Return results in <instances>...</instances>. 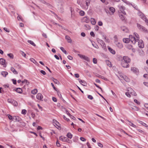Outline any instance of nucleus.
<instances>
[{
    "label": "nucleus",
    "mask_w": 148,
    "mask_h": 148,
    "mask_svg": "<svg viewBox=\"0 0 148 148\" xmlns=\"http://www.w3.org/2000/svg\"><path fill=\"white\" fill-rule=\"evenodd\" d=\"M123 60L122 61H124L126 62L130 63V59L127 56H124Z\"/></svg>",
    "instance_id": "nucleus-13"
},
{
    "label": "nucleus",
    "mask_w": 148,
    "mask_h": 148,
    "mask_svg": "<svg viewBox=\"0 0 148 148\" xmlns=\"http://www.w3.org/2000/svg\"><path fill=\"white\" fill-rule=\"evenodd\" d=\"M80 139V140L82 141H85L86 140V139L82 137H81Z\"/></svg>",
    "instance_id": "nucleus-60"
},
{
    "label": "nucleus",
    "mask_w": 148,
    "mask_h": 148,
    "mask_svg": "<svg viewBox=\"0 0 148 148\" xmlns=\"http://www.w3.org/2000/svg\"><path fill=\"white\" fill-rule=\"evenodd\" d=\"M90 34L91 36H92L93 37H94L95 36L94 33L92 31L91 32H90Z\"/></svg>",
    "instance_id": "nucleus-57"
},
{
    "label": "nucleus",
    "mask_w": 148,
    "mask_h": 148,
    "mask_svg": "<svg viewBox=\"0 0 148 148\" xmlns=\"http://www.w3.org/2000/svg\"><path fill=\"white\" fill-rule=\"evenodd\" d=\"M90 0H86V4L87 7V8L90 4Z\"/></svg>",
    "instance_id": "nucleus-38"
},
{
    "label": "nucleus",
    "mask_w": 148,
    "mask_h": 148,
    "mask_svg": "<svg viewBox=\"0 0 148 148\" xmlns=\"http://www.w3.org/2000/svg\"><path fill=\"white\" fill-rule=\"evenodd\" d=\"M116 45L119 49H121L123 47V45L120 42H118L117 44H116Z\"/></svg>",
    "instance_id": "nucleus-25"
},
{
    "label": "nucleus",
    "mask_w": 148,
    "mask_h": 148,
    "mask_svg": "<svg viewBox=\"0 0 148 148\" xmlns=\"http://www.w3.org/2000/svg\"><path fill=\"white\" fill-rule=\"evenodd\" d=\"M134 101L138 105H140V103L136 99H135L134 100Z\"/></svg>",
    "instance_id": "nucleus-55"
},
{
    "label": "nucleus",
    "mask_w": 148,
    "mask_h": 148,
    "mask_svg": "<svg viewBox=\"0 0 148 148\" xmlns=\"http://www.w3.org/2000/svg\"><path fill=\"white\" fill-rule=\"evenodd\" d=\"M27 113V111L25 109H23L22 110L21 113L23 114H25Z\"/></svg>",
    "instance_id": "nucleus-44"
},
{
    "label": "nucleus",
    "mask_w": 148,
    "mask_h": 148,
    "mask_svg": "<svg viewBox=\"0 0 148 148\" xmlns=\"http://www.w3.org/2000/svg\"><path fill=\"white\" fill-rule=\"evenodd\" d=\"M138 11V15L142 19L144 20L146 23L147 22H148V20L147 19V18L144 14L141 12L139 10Z\"/></svg>",
    "instance_id": "nucleus-3"
},
{
    "label": "nucleus",
    "mask_w": 148,
    "mask_h": 148,
    "mask_svg": "<svg viewBox=\"0 0 148 148\" xmlns=\"http://www.w3.org/2000/svg\"><path fill=\"white\" fill-rule=\"evenodd\" d=\"M40 72L44 75H45L46 74L45 71L43 70H42L40 71Z\"/></svg>",
    "instance_id": "nucleus-56"
},
{
    "label": "nucleus",
    "mask_w": 148,
    "mask_h": 148,
    "mask_svg": "<svg viewBox=\"0 0 148 148\" xmlns=\"http://www.w3.org/2000/svg\"><path fill=\"white\" fill-rule=\"evenodd\" d=\"M59 139L60 140H62V141L65 142L67 141V140H70L69 139L65 137H62V136L60 137Z\"/></svg>",
    "instance_id": "nucleus-16"
},
{
    "label": "nucleus",
    "mask_w": 148,
    "mask_h": 148,
    "mask_svg": "<svg viewBox=\"0 0 148 148\" xmlns=\"http://www.w3.org/2000/svg\"><path fill=\"white\" fill-rule=\"evenodd\" d=\"M83 19L84 22L86 23H88L90 21L89 18L87 16L84 17Z\"/></svg>",
    "instance_id": "nucleus-20"
},
{
    "label": "nucleus",
    "mask_w": 148,
    "mask_h": 148,
    "mask_svg": "<svg viewBox=\"0 0 148 148\" xmlns=\"http://www.w3.org/2000/svg\"><path fill=\"white\" fill-rule=\"evenodd\" d=\"M1 75L3 77H5L8 75V73L6 71H2L1 73Z\"/></svg>",
    "instance_id": "nucleus-24"
},
{
    "label": "nucleus",
    "mask_w": 148,
    "mask_h": 148,
    "mask_svg": "<svg viewBox=\"0 0 148 148\" xmlns=\"http://www.w3.org/2000/svg\"><path fill=\"white\" fill-rule=\"evenodd\" d=\"M60 49L62 50V51L65 54H67L66 51L65 50L64 48L62 47H61L60 48Z\"/></svg>",
    "instance_id": "nucleus-36"
},
{
    "label": "nucleus",
    "mask_w": 148,
    "mask_h": 148,
    "mask_svg": "<svg viewBox=\"0 0 148 148\" xmlns=\"http://www.w3.org/2000/svg\"><path fill=\"white\" fill-rule=\"evenodd\" d=\"M99 78H101L103 79L104 80H105L106 81H108V79L105 78V77L102 76H101V75H100L99 76Z\"/></svg>",
    "instance_id": "nucleus-40"
},
{
    "label": "nucleus",
    "mask_w": 148,
    "mask_h": 148,
    "mask_svg": "<svg viewBox=\"0 0 148 148\" xmlns=\"http://www.w3.org/2000/svg\"><path fill=\"white\" fill-rule=\"evenodd\" d=\"M52 100L53 101L55 102H56L57 101V99L56 98L54 97H52Z\"/></svg>",
    "instance_id": "nucleus-62"
},
{
    "label": "nucleus",
    "mask_w": 148,
    "mask_h": 148,
    "mask_svg": "<svg viewBox=\"0 0 148 148\" xmlns=\"http://www.w3.org/2000/svg\"><path fill=\"white\" fill-rule=\"evenodd\" d=\"M138 47L140 48H142L144 47V44L143 41L142 40H140L138 42Z\"/></svg>",
    "instance_id": "nucleus-9"
},
{
    "label": "nucleus",
    "mask_w": 148,
    "mask_h": 148,
    "mask_svg": "<svg viewBox=\"0 0 148 148\" xmlns=\"http://www.w3.org/2000/svg\"><path fill=\"white\" fill-rule=\"evenodd\" d=\"M16 67L18 69H20L21 68V66L20 65L18 64H16Z\"/></svg>",
    "instance_id": "nucleus-58"
},
{
    "label": "nucleus",
    "mask_w": 148,
    "mask_h": 148,
    "mask_svg": "<svg viewBox=\"0 0 148 148\" xmlns=\"http://www.w3.org/2000/svg\"><path fill=\"white\" fill-rule=\"evenodd\" d=\"M134 36L132 35H130L129 38H123V41L125 43H129L130 41L133 44H135L136 42L138 41L139 37L138 34L136 33H134Z\"/></svg>",
    "instance_id": "nucleus-1"
},
{
    "label": "nucleus",
    "mask_w": 148,
    "mask_h": 148,
    "mask_svg": "<svg viewBox=\"0 0 148 148\" xmlns=\"http://www.w3.org/2000/svg\"><path fill=\"white\" fill-rule=\"evenodd\" d=\"M7 56L11 59H13L14 58V55L12 53H8Z\"/></svg>",
    "instance_id": "nucleus-30"
},
{
    "label": "nucleus",
    "mask_w": 148,
    "mask_h": 148,
    "mask_svg": "<svg viewBox=\"0 0 148 148\" xmlns=\"http://www.w3.org/2000/svg\"><path fill=\"white\" fill-rule=\"evenodd\" d=\"M77 55L81 59H84V60L87 61L88 62H90V58L87 56H86L84 55H82L80 54H77Z\"/></svg>",
    "instance_id": "nucleus-6"
},
{
    "label": "nucleus",
    "mask_w": 148,
    "mask_h": 148,
    "mask_svg": "<svg viewBox=\"0 0 148 148\" xmlns=\"http://www.w3.org/2000/svg\"><path fill=\"white\" fill-rule=\"evenodd\" d=\"M131 71L134 73L136 74L138 73L139 72L138 69L135 67H132L131 69Z\"/></svg>",
    "instance_id": "nucleus-10"
},
{
    "label": "nucleus",
    "mask_w": 148,
    "mask_h": 148,
    "mask_svg": "<svg viewBox=\"0 0 148 148\" xmlns=\"http://www.w3.org/2000/svg\"><path fill=\"white\" fill-rule=\"evenodd\" d=\"M21 120V118L18 116H14L13 117L12 121H14V122H19Z\"/></svg>",
    "instance_id": "nucleus-11"
},
{
    "label": "nucleus",
    "mask_w": 148,
    "mask_h": 148,
    "mask_svg": "<svg viewBox=\"0 0 148 148\" xmlns=\"http://www.w3.org/2000/svg\"><path fill=\"white\" fill-rule=\"evenodd\" d=\"M5 60L3 58L0 59V64L2 65H4L5 64Z\"/></svg>",
    "instance_id": "nucleus-19"
},
{
    "label": "nucleus",
    "mask_w": 148,
    "mask_h": 148,
    "mask_svg": "<svg viewBox=\"0 0 148 148\" xmlns=\"http://www.w3.org/2000/svg\"><path fill=\"white\" fill-rule=\"evenodd\" d=\"M94 84L97 88H98L100 89L101 90V91H102V92L103 91V90H102V88L99 86H98L95 83H94Z\"/></svg>",
    "instance_id": "nucleus-48"
},
{
    "label": "nucleus",
    "mask_w": 148,
    "mask_h": 148,
    "mask_svg": "<svg viewBox=\"0 0 148 148\" xmlns=\"http://www.w3.org/2000/svg\"><path fill=\"white\" fill-rule=\"evenodd\" d=\"M119 15L122 21H125V17L123 16V14H121L120 13Z\"/></svg>",
    "instance_id": "nucleus-22"
},
{
    "label": "nucleus",
    "mask_w": 148,
    "mask_h": 148,
    "mask_svg": "<svg viewBox=\"0 0 148 148\" xmlns=\"http://www.w3.org/2000/svg\"><path fill=\"white\" fill-rule=\"evenodd\" d=\"M108 50L111 53L113 54H115V50H114L109 46H108Z\"/></svg>",
    "instance_id": "nucleus-17"
},
{
    "label": "nucleus",
    "mask_w": 148,
    "mask_h": 148,
    "mask_svg": "<svg viewBox=\"0 0 148 148\" xmlns=\"http://www.w3.org/2000/svg\"><path fill=\"white\" fill-rule=\"evenodd\" d=\"M91 23L93 25H95L96 24V21H95L94 19L93 18H91Z\"/></svg>",
    "instance_id": "nucleus-35"
},
{
    "label": "nucleus",
    "mask_w": 148,
    "mask_h": 148,
    "mask_svg": "<svg viewBox=\"0 0 148 148\" xmlns=\"http://www.w3.org/2000/svg\"><path fill=\"white\" fill-rule=\"evenodd\" d=\"M13 100H12L11 99H9L8 100V102L12 103L13 102Z\"/></svg>",
    "instance_id": "nucleus-52"
},
{
    "label": "nucleus",
    "mask_w": 148,
    "mask_h": 148,
    "mask_svg": "<svg viewBox=\"0 0 148 148\" xmlns=\"http://www.w3.org/2000/svg\"><path fill=\"white\" fill-rule=\"evenodd\" d=\"M11 71L14 74H18V72L16 71L15 69L13 67H12L11 68Z\"/></svg>",
    "instance_id": "nucleus-21"
},
{
    "label": "nucleus",
    "mask_w": 148,
    "mask_h": 148,
    "mask_svg": "<svg viewBox=\"0 0 148 148\" xmlns=\"http://www.w3.org/2000/svg\"><path fill=\"white\" fill-rule=\"evenodd\" d=\"M137 27L140 30L144 32H146L147 31V29L145 28V27L140 24L138 23H137Z\"/></svg>",
    "instance_id": "nucleus-7"
},
{
    "label": "nucleus",
    "mask_w": 148,
    "mask_h": 148,
    "mask_svg": "<svg viewBox=\"0 0 148 148\" xmlns=\"http://www.w3.org/2000/svg\"><path fill=\"white\" fill-rule=\"evenodd\" d=\"M128 121L129 122V125L131 126H132V127H136V125L132 123L131 122H130L129 121Z\"/></svg>",
    "instance_id": "nucleus-39"
},
{
    "label": "nucleus",
    "mask_w": 148,
    "mask_h": 148,
    "mask_svg": "<svg viewBox=\"0 0 148 148\" xmlns=\"http://www.w3.org/2000/svg\"><path fill=\"white\" fill-rule=\"evenodd\" d=\"M51 86H52L53 87L54 89L56 91H57V89L55 87L53 84V83H51Z\"/></svg>",
    "instance_id": "nucleus-47"
},
{
    "label": "nucleus",
    "mask_w": 148,
    "mask_h": 148,
    "mask_svg": "<svg viewBox=\"0 0 148 148\" xmlns=\"http://www.w3.org/2000/svg\"><path fill=\"white\" fill-rule=\"evenodd\" d=\"M139 123L144 126L147 127V124L142 121H140Z\"/></svg>",
    "instance_id": "nucleus-42"
},
{
    "label": "nucleus",
    "mask_w": 148,
    "mask_h": 148,
    "mask_svg": "<svg viewBox=\"0 0 148 148\" xmlns=\"http://www.w3.org/2000/svg\"><path fill=\"white\" fill-rule=\"evenodd\" d=\"M43 96L42 94L40 93H38L36 95V98L40 100H42Z\"/></svg>",
    "instance_id": "nucleus-15"
},
{
    "label": "nucleus",
    "mask_w": 148,
    "mask_h": 148,
    "mask_svg": "<svg viewBox=\"0 0 148 148\" xmlns=\"http://www.w3.org/2000/svg\"><path fill=\"white\" fill-rule=\"evenodd\" d=\"M53 80L55 84H59L60 83L59 82L58 80L54 78H53Z\"/></svg>",
    "instance_id": "nucleus-34"
},
{
    "label": "nucleus",
    "mask_w": 148,
    "mask_h": 148,
    "mask_svg": "<svg viewBox=\"0 0 148 148\" xmlns=\"http://www.w3.org/2000/svg\"><path fill=\"white\" fill-rule=\"evenodd\" d=\"M93 62L94 64H96L97 63V60L95 58H93Z\"/></svg>",
    "instance_id": "nucleus-45"
},
{
    "label": "nucleus",
    "mask_w": 148,
    "mask_h": 148,
    "mask_svg": "<svg viewBox=\"0 0 148 148\" xmlns=\"http://www.w3.org/2000/svg\"><path fill=\"white\" fill-rule=\"evenodd\" d=\"M79 14L81 16H83L84 15L85 12L84 11L81 10L79 12Z\"/></svg>",
    "instance_id": "nucleus-43"
},
{
    "label": "nucleus",
    "mask_w": 148,
    "mask_h": 148,
    "mask_svg": "<svg viewBox=\"0 0 148 148\" xmlns=\"http://www.w3.org/2000/svg\"><path fill=\"white\" fill-rule=\"evenodd\" d=\"M12 104L16 106H17L18 105L17 102L14 100H13V101Z\"/></svg>",
    "instance_id": "nucleus-41"
},
{
    "label": "nucleus",
    "mask_w": 148,
    "mask_h": 148,
    "mask_svg": "<svg viewBox=\"0 0 148 148\" xmlns=\"http://www.w3.org/2000/svg\"><path fill=\"white\" fill-rule=\"evenodd\" d=\"M133 7L137 10H139L138 9V8L137 7V6L135 4H134L133 5Z\"/></svg>",
    "instance_id": "nucleus-53"
},
{
    "label": "nucleus",
    "mask_w": 148,
    "mask_h": 148,
    "mask_svg": "<svg viewBox=\"0 0 148 148\" xmlns=\"http://www.w3.org/2000/svg\"><path fill=\"white\" fill-rule=\"evenodd\" d=\"M38 90L37 89H35L33 90H32L31 91V92L32 94L35 95L36 94Z\"/></svg>",
    "instance_id": "nucleus-28"
},
{
    "label": "nucleus",
    "mask_w": 148,
    "mask_h": 148,
    "mask_svg": "<svg viewBox=\"0 0 148 148\" xmlns=\"http://www.w3.org/2000/svg\"><path fill=\"white\" fill-rule=\"evenodd\" d=\"M79 82L82 84L83 86H86L87 84L86 82L84 80L80 79H78Z\"/></svg>",
    "instance_id": "nucleus-12"
},
{
    "label": "nucleus",
    "mask_w": 148,
    "mask_h": 148,
    "mask_svg": "<svg viewBox=\"0 0 148 148\" xmlns=\"http://www.w3.org/2000/svg\"><path fill=\"white\" fill-rule=\"evenodd\" d=\"M70 60H72L73 59V58L72 57L70 56H68L67 57Z\"/></svg>",
    "instance_id": "nucleus-64"
},
{
    "label": "nucleus",
    "mask_w": 148,
    "mask_h": 148,
    "mask_svg": "<svg viewBox=\"0 0 148 148\" xmlns=\"http://www.w3.org/2000/svg\"><path fill=\"white\" fill-rule=\"evenodd\" d=\"M67 136L69 138L71 139L72 137V135L70 132L67 133Z\"/></svg>",
    "instance_id": "nucleus-32"
},
{
    "label": "nucleus",
    "mask_w": 148,
    "mask_h": 148,
    "mask_svg": "<svg viewBox=\"0 0 148 148\" xmlns=\"http://www.w3.org/2000/svg\"><path fill=\"white\" fill-rule=\"evenodd\" d=\"M106 63L107 65L110 67H111L112 66V64H111V62H109L108 60H107L106 61Z\"/></svg>",
    "instance_id": "nucleus-31"
},
{
    "label": "nucleus",
    "mask_w": 148,
    "mask_h": 148,
    "mask_svg": "<svg viewBox=\"0 0 148 148\" xmlns=\"http://www.w3.org/2000/svg\"><path fill=\"white\" fill-rule=\"evenodd\" d=\"M125 80L127 82H129L130 81V79L128 77H125V78H124Z\"/></svg>",
    "instance_id": "nucleus-50"
},
{
    "label": "nucleus",
    "mask_w": 148,
    "mask_h": 148,
    "mask_svg": "<svg viewBox=\"0 0 148 148\" xmlns=\"http://www.w3.org/2000/svg\"><path fill=\"white\" fill-rule=\"evenodd\" d=\"M27 42L34 46H36V44L32 40H28L27 41Z\"/></svg>",
    "instance_id": "nucleus-27"
},
{
    "label": "nucleus",
    "mask_w": 148,
    "mask_h": 148,
    "mask_svg": "<svg viewBox=\"0 0 148 148\" xmlns=\"http://www.w3.org/2000/svg\"><path fill=\"white\" fill-rule=\"evenodd\" d=\"M121 29L124 32L127 33L129 31V30L125 26L121 27Z\"/></svg>",
    "instance_id": "nucleus-14"
},
{
    "label": "nucleus",
    "mask_w": 148,
    "mask_h": 148,
    "mask_svg": "<svg viewBox=\"0 0 148 148\" xmlns=\"http://www.w3.org/2000/svg\"><path fill=\"white\" fill-rule=\"evenodd\" d=\"M109 10H110L111 12L113 14L115 11V10L114 8L113 7H110L109 8Z\"/></svg>",
    "instance_id": "nucleus-26"
},
{
    "label": "nucleus",
    "mask_w": 148,
    "mask_h": 148,
    "mask_svg": "<svg viewBox=\"0 0 148 148\" xmlns=\"http://www.w3.org/2000/svg\"><path fill=\"white\" fill-rule=\"evenodd\" d=\"M88 98L91 100H92L93 99V97L91 95H89L88 96Z\"/></svg>",
    "instance_id": "nucleus-59"
},
{
    "label": "nucleus",
    "mask_w": 148,
    "mask_h": 148,
    "mask_svg": "<svg viewBox=\"0 0 148 148\" xmlns=\"http://www.w3.org/2000/svg\"><path fill=\"white\" fill-rule=\"evenodd\" d=\"M126 95L128 97H131V95H132L136 96V94L134 92V91L131 88H129L128 92L125 93Z\"/></svg>",
    "instance_id": "nucleus-2"
},
{
    "label": "nucleus",
    "mask_w": 148,
    "mask_h": 148,
    "mask_svg": "<svg viewBox=\"0 0 148 148\" xmlns=\"http://www.w3.org/2000/svg\"><path fill=\"white\" fill-rule=\"evenodd\" d=\"M40 1L43 3L47 4V5H50L49 3H47L44 0H40Z\"/></svg>",
    "instance_id": "nucleus-33"
},
{
    "label": "nucleus",
    "mask_w": 148,
    "mask_h": 148,
    "mask_svg": "<svg viewBox=\"0 0 148 148\" xmlns=\"http://www.w3.org/2000/svg\"><path fill=\"white\" fill-rule=\"evenodd\" d=\"M65 38L67 40V42H69L71 43L72 42V40L71 39L70 37L68 36H65Z\"/></svg>",
    "instance_id": "nucleus-18"
},
{
    "label": "nucleus",
    "mask_w": 148,
    "mask_h": 148,
    "mask_svg": "<svg viewBox=\"0 0 148 148\" xmlns=\"http://www.w3.org/2000/svg\"><path fill=\"white\" fill-rule=\"evenodd\" d=\"M98 145L99 147H103V145L100 143H98Z\"/></svg>",
    "instance_id": "nucleus-63"
},
{
    "label": "nucleus",
    "mask_w": 148,
    "mask_h": 148,
    "mask_svg": "<svg viewBox=\"0 0 148 148\" xmlns=\"http://www.w3.org/2000/svg\"><path fill=\"white\" fill-rule=\"evenodd\" d=\"M98 41L99 43H100L102 48L105 51H106L107 49L106 46L104 42L101 40L98 39Z\"/></svg>",
    "instance_id": "nucleus-4"
},
{
    "label": "nucleus",
    "mask_w": 148,
    "mask_h": 148,
    "mask_svg": "<svg viewBox=\"0 0 148 148\" xmlns=\"http://www.w3.org/2000/svg\"><path fill=\"white\" fill-rule=\"evenodd\" d=\"M129 62H126L124 61H122L121 65L124 68H128L129 65L128 64Z\"/></svg>",
    "instance_id": "nucleus-8"
},
{
    "label": "nucleus",
    "mask_w": 148,
    "mask_h": 148,
    "mask_svg": "<svg viewBox=\"0 0 148 148\" xmlns=\"http://www.w3.org/2000/svg\"><path fill=\"white\" fill-rule=\"evenodd\" d=\"M120 131L121 132H123L124 133L128 135V136H131L130 135H128L127 133L126 132H125L122 129H121L120 130Z\"/></svg>",
    "instance_id": "nucleus-51"
},
{
    "label": "nucleus",
    "mask_w": 148,
    "mask_h": 148,
    "mask_svg": "<svg viewBox=\"0 0 148 148\" xmlns=\"http://www.w3.org/2000/svg\"><path fill=\"white\" fill-rule=\"evenodd\" d=\"M131 108L134 111H138V108L135 106H134L132 107H131Z\"/></svg>",
    "instance_id": "nucleus-29"
},
{
    "label": "nucleus",
    "mask_w": 148,
    "mask_h": 148,
    "mask_svg": "<svg viewBox=\"0 0 148 148\" xmlns=\"http://www.w3.org/2000/svg\"><path fill=\"white\" fill-rule=\"evenodd\" d=\"M21 54L22 55V56H24V57H25L26 54L24 53V52L22 51H21Z\"/></svg>",
    "instance_id": "nucleus-54"
},
{
    "label": "nucleus",
    "mask_w": 148,
    "mask_h": 148,
    "mask_svg": "<svg viewBox=\"0 0 148 148\" xmlns=\"http://www.w3.org/2000/svg\"><path fill=\"white\" fill-rule=\"evenodd\" d=\"M99 29V27L97 25H96L95 27V30L98 31Z\"/></svg>",
    "instance_id": "nucleus-61"
},
{
    "label": "nucleus",
    "mask_w": 148,
    "mask_h": 148,
    "mask_svg": "<svg viewBox=\"0 0 148 148\" xmlns=\"http://www.w3.org/2000/svg\"><path fill=\"white\" fill-rule=\"evenodd\" d=\"M30 60L31 62H33L34 63L36 64H38L37 62L33 58H31Z\"/></svg>",
    "instance_id": "nucleus-37"
},
{
    "label": "nucleus",
    "mask_w": 148,
    "mask_h": 148,
    "mask_svg": "<svg viewBox=\"0 0 148 148\" xmlns=\"http://www.w3.org/2000/svg\"><path fill=\"white\" fill-rule=\"evenodd\" d=\"M7 116L10 120H13V117L10 114H8Z\"/></svg>",
    "instance_id": "nucleus-49"
},
{
    "label": "nucleus",
    "mask_w": 148,
    "mask_h": 148,
    "mask_svg": "<svg viewBox=\"0 0 148 148\" xmlns=\"http://www.w3.org/2000/svg\"><path fill=\"white\" fill-rule=\"evenodd\" d=\"M16 91L18 93H22V90L19 88H17L16 90Z\"/></svg>",
    "instance_id": "nucleus-23"
},
{
    "label": "nucleus",
    "mask_w": 148,
    "mask_h": 148,
    "mask_svg": "<svg viewBox=\"0 0 148 148\" xmlns=\"http://www.w3.org/2000/svg\"><path fill=\"white\" fill-rule=\"evenodd\" d=\"M56 91L57 92V93L58 95V96L60 98L62 97V95H61L60 93V92L58 90H57V91Z\"/></svg>",
    "instance_id": "nucleus-46"
},
{
    "label": "nucleus",
    "mask_w": 148,
    "mask_h": 148,
    "mask_svg": "<svg viewBox=\"0 0 148 148\" xmlns=\"http://www.w3.org/2000/svg\"><path fill=\"white\" fill-rule=\"evenodd\" d=\"M118 7L119 9L118 11L119 14L120 13L121 14L126 15V13L124 11V10L125 9V7L123 6L120 5H119Z\"/></svg>",
    "instance_id": "nucleus-5"
}]
</instances>
